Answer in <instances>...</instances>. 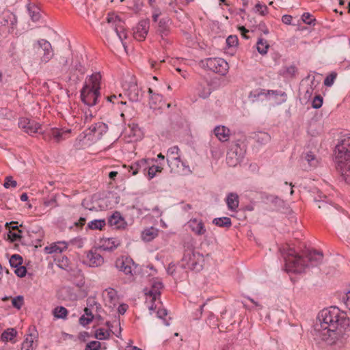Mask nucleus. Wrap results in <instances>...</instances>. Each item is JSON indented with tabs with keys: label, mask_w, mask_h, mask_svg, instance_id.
Listing matches in <instances>:
<instances>
[{
	"label": "nucleus",
	"mask_w": 350,
	"mask_h": 350,
	"mask_svg": "<svg viewBox=\"0 0 350 350\" xmlns=\"http://www.w3.org/2000/svg\"><path fill=\"white\" fill-rule=\"evenodd\" d=\"M349 321L347 314L338 307L324 308L319 313L314 325V339L327 345L342 344Z\"/></svg>",
	"instance_id": "nucleus-1"
},
{
	"label": "nucleus",
	"mask_w": 350,
	"mask_h": 350,
	"mask_svg": "<svg viewBox=\"0 0 350 350\" xmlns=\"http://www.w3.org/2000/svg\"><path fill=\"white\" fill-rule=\"evenodd\" d=\"M323 258L321 252L317 250L308 251L306 258L297 254L293 248H288L284 257L285 265L288 271L301 273L306 268L320 265Z\"/></svg>",
	"instance_id": "nucleus-2"
},
{
	"label": "nucleus",
	"mask_w": 350,
	"mask_h": 350,
	"mask_svg": "<svg viewBox=\"0 0 350 350\" xmlns=\"http://www.w3.org/2000/svg\"><path fill=\"white\" fill-rule=\"evenodd\" d=\"M336 167L347 183L350 182V136L345 137L336 146Z\"/></svg>",
	"instance_id": "nucleus-3"
},
{
	"label": "nucleus",
	"mask_w": 350,
	"mask_h": 350,
	"mask_svg": "<svg viewBox=\"0 0 350 350\" xmlns=\"http://www.w3.org/2000/svg\"><path fill=\"white\" fill-rule=\"evenodd\" d=\"M101 75L95 72L87 76L83 88L81 90V98L88 106H94L97 103L100 96Z\"/></svg>",
	"instance_id": "nucleus-4"
},
{
	"label": "nucleus",
	"mask_w": 350,
	"mask_h": 350,
	"mask_svg": "<svg viewBox=\"0 0 350 350\" xmlns=\"http://www.w3.org/2000/svg\"><path fill=\"white\" fill-rule=\"evenodd\" d=\"M246 150L245 146L239 141L232 142L227 152L226 163L230 167H235L243 159Z\"/></svg>",
	"instance_id": "nucleus-5"
},
{
	"label": "nucleus",
	"mask_w": 350,
	"mask_h": 350,
	"mask_svg": "<svg viewBox=\"0 0 350 350\" xmlns=\"http://www.w3.org/2000/svg\"><path fill=\"white\" fill-rule=\"evenodd\" d=\"M204 260V256L199 252L188 251L182 258L181 267L198 272L202 269Z\"/></svg>",
	"instance_id": "nucleus-6"
},
{
	"label": "nucleus",
	"mask_w": 350,
	"mask_h": 350,
	"mask_svg": "<svg viewBox=\"0 0 350 350\" xmlns=\"http://www.w3.org/2000/svg\"><path fill=\"white\" fill-rule=\"evenodd\" d=\"M108 131V126L107 124L98 122L91 124L87 129H85L80 136L83 135V139H86L89 142H94L103 137Z\"/></svg>",
	"instance_id": "nucleus-7"
},
{
	"label": "nucleus",
	"mask_w": 350,
	"mask_h": 350,
	"mask_svg": "<svg viewBox=\"0 0 350 350\" xmlns=\"http://www.w3.org/2000/svg\"><path fill=\"white\" fill-rule=\"evenodd\" d=\"M33 49L41 54L40 64H46L54 56V52L51 43L45 39L37 40L33 45Z\"/></svg>",
	"instance_id": "nucleus-8"
},
{
	"label": "nucleus",
	"mask_w": 350,
	"mask_h": 350,
	"mask_svg": "<svg viewBox=\"0 0 350 350\" xmlns=\"http://www.w3.org/2000/svg\"><path fill=\"white\" fill-rule=\"evenodd\" d=\"M201 63L204 67L209 70L223 76L227 73L229 68L227 62L219 57L206 58L202 60Z\"/></svg>",
	"instance_id": "nucleus-9"
},
{
	"label": "nucleus",
	"mask_w": 350,
	"mask_h": 350,
	"mask_svg": "<svg viewBox=\"0 0 350 350\" xmlns=\"http://www.w3.org/2000/svg\"><path fill=\"white\" fill-rule=\"evenodd\" d=\"M178 151L179 148L176 146L171 147L168 149L167 153V161L169 167H171L172 170H174L173 166L176 165L178 168H179L180 165H181V167H183V174H187L191 173L189 167L186 165L183 161H180V157L178 155Z\"/></svg>",
	"instance_id": "nucleus-10"
},
{
	"label": "nucleus",
	"mask_w": 350,
	"mask_h": 350,
	"mask_svg": "<svg viewBox=\"0 0 350 350\" xmlns=\"http://www.w3.org/2000/svg\"><path fill=\"white\" fill-rule=\"evenodd\" d=\"M116 268L126 275H133L135 273L137 265L133 260L129 257H121L116 261Z\"/></svg>",
	"instance_id": "nucleus-11"
},
{
	"label": "nucleus",
	"mask_w": 350,
	"mask_h": 350,
	"mask_svg": "<svg viewBox=\"0 0 350 350\" xmlns=\"http://www.w3.org/2000/svg\"><path fill=\"white\" fill-rule=\"evenodd\" d=\"M18 126L30 135L41 132L40 125L35 121L27 118L20 119Z\"/></svg>",
	"instance_id": "nucleus-12"
},
{
	"label": "nucleus",
	"mask_w": 350,
	"mask_h": 350,
	"mask_svg": "<svg viewBox=\"0 0 350 350\" xmlns=\"http://www.w3.org/2000/svg\"><path fill=\"white\" fill-rule=\"evenodd\" d=\"M103 262V257L96 250H90L87 253L85 263L90 267H97L101 266Z\"/></svg>",
	"instance_id": "nucleus-13"
},
{
	"label": "nucleus",
	"mask_w": 350,
	"mask_h": 350,
	"mask_svg": "<svg viewBox=\"0 0 350 350\" xmlns=\"http://www.w3.org/2000/svg\"><path fill=\"white\" fill-rule=\"evenodd\" d=\"M187 226L189 229L198 236L204 235L206 232V229L202 219L192 218L187 222Z\"/></svg>",
	"instance_id": "nucleus-14"
},
{
	"label": "nucleus",
	"mask_w": 350,
	"mask_h": 350,
	"mask_svg": "<svg viewBox=\"0 0 350 350\" xmlns=\"http://www.w3.org/2000/svg\"><path fill=\"white\" fill-rule=\"evenodd\" d=\"M108 224L109 226L116 229H125L127 226L126 221L121 215L120 213L118 211H116L109 217Z\"/></svg>",
	"instance_id": "nucleus-15"
},
{
	"label": "nucleus",
	"mask_w": 350,
	"mask_h": 350,
	"mask_svg": "<svg viewBox=\"0 0 350 350\" xmlns=\"http://www.w3.org/2000/svg\"><path fill=\"white\" fill-rule=\"evenodd\" d=\"M149 29V23L147 21H141L137 24V27H135L134 32H133V36L134 38L139 40H143L145 39L146 36L148 34Z\"/></svg>",
	"instance_id": "nucleus-16"
},
{
	"label": "nucleus",
	"mask_w": 350,
	"mask_h": 350,
	"mask_svg": "<svg viewBox=\"0 0 350 350\" xmlns=\"http://www.w3.org/2000/svg\"><path fill=\"white\" fill-rule=\"evenodd\" d=\"M103 296L106 306H108L109 308H113L116 306L118 298L115 289L112 288L105 289L103 293Z\"/></svg>",
	"instance_id": "nucleus-17"
},
{
	"label": "nucleus",
	"mask_w": 350,
	"mask_h": 350,
	"mask_svg": "<svg viewBox=\"0 0 350 350\" xmlns=\"http://www.w3.org/2000/svg\"><path fill=\"white\" fill-rule=\"evenodd\" d=\"M150 161H151L150 159H142L133 163L130 166L133 175H136L139 172L146 174L147 167H148V163Z\"/></svg>",
	"instance_id": "nucleus-18"
},
{
	"label": "nucleus",
	"mask_w": 350,
	"mask_h": 350,
	"mask_svg": "<svg viewBox=\"0 0 350 350\" xmlns=\"http://www.w3.org/2000/svg\"><path fill=\"white\" fill-rule=\"evenodd\" d=\"M126 95L129 99L132 102L139 101L142 96L137 85L135 83H129L126 90Z\"/></svg>",
	"instance_id": "nucleus-19"
},
{
	"label": "nucleus",
	"mask_w": 350,
	"mask_h": 350,
	"mask_svg": "<svg viewBox=\"0 0 350 350\" xmlns=\"http://www.w3.org/2000/svg\"><path fill=\"white\" fill-rule=\"evenodd\" d=\"M13 224H17V222L12 221L10 223H6L5 224V226L9 229L8 237L11 242L20 241L22 238L21 234L22 233V230L18 229V226H12L11 227L9 226Z\"/></svg>",
	"instance_id": "nucleus-20"
},
{
	"label": "nucleus",
	"mask_w": 350,
	"mask_h": 350,
	"mask_svg": "<svg viewBox=\"0 0 350 350\" xmlns=\"http://www.w3.org/2000/svg\"><path fill=\"white\" fill-rule=\"evenodd\" d=\"M319 193L318 196L314 198V202L317 203L318 208L324 209L325 212L334 211V206L326 201L327 198V196L323 195L321 192Z\"/></svg>",
	"instance_id": "nucleus-21"
},
{
	"label": "nucleus",
	"mask_w": 350,
	"mask_h": 350,
	"mask_svg": "<svg viewBox=\"0 0 350 350\" xmlns=\"http://www.w3.org/2000/svg\"><path fill=\"white\" fill-rule=\"evenodd\" d=\"M70 129H59L57 128L51 129L49 135L51 138H53L56 142H59L65 139L70 134Z\"/></svg>",
	"instance_id": "nucleus-22"
},
{
	"label": "nucleus",
	"mask_w": 350,
	"mask_h": 350,
	"mask_svg": "<svg viewBox=\"0 0 350 350\" xmlns=\"http://www.w3.org/2000/svg\"><path fill=\"white\" fill-rule=\"evenodd\" d=\"M214 133L219 141L224 142L229 139L230 131L225 126H217L214 129Z\"/></svg>",
	"instance_id": "nucleus-23"
},
{
	"label": "nucleus",
	"mask_w": 350,
	"mask_h": 350,
	"mask_svg": "<svg viewBox=\"0 0 350 350\" xmlns=\"http://www.w3.org/2000/svg\"><path fill=\"white\" fill-rule=\"evenodd\" d=\"M68 247L67 243L64 241H59L51 244L49 246H46L44 248L46 253L53 254V253H62L63 251L66 250Z\"/></svg>",
	"instance_id": "nucleus-24"
},
{
	"label": "nucleus",
	"mask_w": 350,
	"mask_h": 350,
	"mask_svg": "<svg viewBox=\"0 0 350 350\" xmlns=\"http://www.w3.org/2000/svg\"><path fill=\"white\" fill-rule=\"evenodd\" d=\"M163 287V285L161 282H155L153 283L151 289L146 295L151 297L152 301H156L157 299L159 298L161 295V290Z\"/></svg>",
	"instance_id": "nucleus-25"
},
{
	"label": "nucleus",
	"mask_w": 350,
	"mask_h": 350,
	"mask_svg": "<svg viewBox=\"0 0 350 350\" xmlns=\"http://www.w3.org/2000/svg\"><path fill=\"white\" fill-rule=\"evenodd\" d=\"M16 23L15 15L10 12H5L0 17V24L1 25H10L13 26Z\"/></svg>",
	"instance_id": "nucleus-26"
},
{
	"label": "nucleus",
	"mask_w": 350,
	"mask_h": 350,
	"mask_svg": "<svg viewBox=\"0 0 350 350\" xmlns=\"http://www.w3.org/2000/svg\"><path fill=\"white\" fill-rule=\"evenodd\" d=\"M154 159H151V161L148 163V167H147L146 174L148 175V179H152L157 174V172H161L163 170L161 163L159 165L153 164Z\"/></svg>",
	"instance_id": "nucleus-27"
},
{
	"label": "nucleus",
	"mask_w": 350,
	"mask_h": 350,
	"mask_svg": "<svg viewBox=\"0 0 350 350\" xmlns=\"http://www.w3.org/2000/svg\"><path fill=\"white\" fill-rule=\"evenodd\" d=\"M226 203L229 210H236L239 206L238 195L234 193H230L226 198Z\"/></svg>",
	"instance_id": "nucleus-28"
},
{
	"label": "nucleus",
	"mask_w": 350,
	"mask_h": 350,
	"mask_svg": "<svg viewBox=\"0 0 350 350\" xmlns=\"http://www.w3.org/2000/svg\"><path fill=\"white\" fill-rule=\"evenodd\" d=\"M27 8L31 20L34 22L38 21L40 18L39 8L34 4L28 3Z\"/></svg>",
	"instance_id": "nucleus-29"
},
{
	"label": "nucleus",
	"mask_w": 350,
	"mask_h": 350,
	"mask_svg": "<svg viewBox=\"0 0 350 350\" xmlns=\"http://www.w3.org/2000/svg\"><path fill=\"white\" fill-rule=\"evenodd\" d=\"M17 335V332L14 328H8L3 331L1 338L4 342L10 341L14 342V339Z\"/></svg>",
	"instance_id": "nucleus-30"
},
{
	"label": "nucleus",
	"mask_w": 350,
	"mask_h": 350,
	"mask_svg": "<svg viewBox=\"0 0 350 350\" xmlns=\"http://www.w3.org/2000/svg\"><path fill=\"white\" fill-rule=\"evenodd\" d=\"M213 224L217 226L227 228H229L232 226L231 219L230 217H228L215 218L213 220Z\"/></svg>",
	"instance_id": "nucleus-31"
},
{
	"label": "nucleus",
	"mask_w": 350,
	"mask_h": 350,
	"mask_svg": "<svg viewBox=\"0 0 350 350\" xmlns=\"http://www.w3.org/2000/svg\"><path fill=\"white\" fill-rule=\"evenodd\" d=\"M148 93L150 95L149 105L151 108H156L158 103L162 100V96L159 94L153 93L151 88H148Z\"/></svg>",
	"instance_id": "nucleus-32"
},
{
	"label": "nucleus",
	"mask_w": 350,
	"mask_h": 350,
	"mask_svg": "<svg viewBox=\"0 0 350 350\" xmlns=\"http://www.w3.org/2000/svg\"><path fill=\"white\" fill-rule=\"evenodd\" d=\"M119 23L120 24L116 25L114 30L117 36H118L119 39L122 41L123 46L124 47V49H126V44L123 42V40L124 39H126L127 38V33L124 27L121 25L120 21H119Z\"/></svg>",
	"instance_id": "nucleus-33"
},
{
	"label": "nucleus",
	"mask_w": 350,
	"mask_h": 350,
	"mask_svg": "<svg viewBox=\"0 0 350 350\" xmlns=\"http://www.w3.org/2000/svg\"><path fill=\"white\" fill-rule=\"evenodd\" d=\"M269 48V44L267 43V41L266 40L262 38H258L256 43V49L260 54H267Z\"/></svg>",
	"instance_id": "nucleus-34"
},
{
	"label": "nucleus",
	"mask_w": 350,
	"mask_h": 350,
	"mask_svg": "<svg viewBox=\"0 0 350 350\" xmlns=\"http://www.w3.org/2000/svg\"><path fill=\"white\" fill-rule=\"evenodd\" d=\"M106 221L104 219H94L88 224V228L91 230H103L105 226Z\"/></svg>",
	"instance_id": "nucleus-35"
},
{
	"label": "nucleus",
	"mask_w": 350,
	"mask_h": 350,
	"mask_svg": "<svg viewBox=\"0 0 350 350\" xmlns=\"http://www.w3.org/2000/svg\"><path fill=\"white\" fill-rule=\"evenodd\" d=\"M53 314L56 319H66L68 310L65 307L57 306L53 310Z\"/></svg>",
	"instance_id": "nucleus-36"
},
{
	"label": "nucleus",
	"mask_w": 350,
	"mask_h": 350,
	"mask_svg": "<svg viewBox=\"0 0 350 350\" xmlns=\"http://www.w3.org/2000/svg\"><path fill=\"white\" fill-rule=\"evenodd\" d=\"M33 339L31 335H29L21 344V350H35Z\"/></svg>",
	"instance_id": "nucleus-37"
},
{
	"label": "nucleus",
	"mask_w": 350,
	"mask_h": 350,
	"mask_svg": "<svg viewBox=\"0 0 350 350\" xmlns=\"http://www.w3.org/2000/svg\"><path fill=\"white\" fill-rule=\"evenodd\" d=\"M157 235V232L153 228L146 229L142 232V238L146 241H152Z\"/></svg>",
	"instance_id": "nucleus-38"
},
{
	"label": "nucleus",
	"mask_w": 350,
	"mask_h": 350,
	"mask_svg": "<svg viewBox=\"0 0 350 350\" xmlns=\"http://www.w3.org/2000/svg\"><path fill=\"white\" fill-rule=\"evenodd\" d=\"M169 20L162 18L159 22L158 31L161 34L162 36H167L168 33V25L167 22Z\"/></svg>",
	"instance_id": "nucleus-39"
},
{
	"label": "nucleus",
	"mask_w": 350,
	"mask_h": 350,
	"mask_svg": "<svg viewBox=\"0 0 350 350\" xmlns=\"http://www.w3.org/2000/svg\"><path fill=\"white\" fill-rule=\"evenodd\" d=\"M9 262L10 266L15 268L23 264V258L19 254H13Z\"/></svg>",
	"instance_id": "nucleus-40"
},
{
	"label": "nucleus",
	"mask_w": 350,
	"mask_h": 350,
	"mask_svg": "<svg viewBox=\"0 0 350 350\" xmlns=\"http://www.w3.org/2000/svg\"><path fill=\"white\" fill-rule=\"evenodd\" d=\"M302 21L310 25H314L316 23L315 18L309 12H304L301 16Z\"/></svg>",
	"instance_id": "nucleus-41"
},
{
	"label": "nucleus",
	"mask_w": 350,
	"mask_h": 350,
	"mask_svg": "<svg viewBox=\"0 0 350 350\" xmlns=\"http://www.w3.org/2000/svg\"><path fill=\"white\" fill-rule=\"evenodd\" d=\"M281 72L285 77H293L297 72V68L293 65H291L283 68Z\"/></svg>",
	"instance_id": "nucleus-42"
},
{
	"label": "nucleus",
	"mask_w": 350,
	"mask_h": 350,
	"mask_svg": "<svg viewBox=\"0 0 350 350\" xmlns=\"http://www.w3.org/2000/svg\"><path fill=\"white\" fill-rule=\"evenodd\" d=\"M167 315V311L165 308H159L157 311V317L163 320L165 325L168 326L170 325V322L165 319Z\"/></svg>",
	"instance_id": "nucleus-43"
},
{
	"label": "nucleus",
	"mask_w": 350,
	"mask_h": 350,
	"mask_svg": "<svg viewBox=\"0 0 350 350\" xmlns=\"http://www.w3.org/2000/svg\"><path fill=\"white\" fill-rule=\"evenodd\" d=\"M256 12L259 13L261 16H265L268 13V8L266 5L262 4L260 2L256 4L254 7Z\"/></svg>",
	"instance_id": "nucleus-44"
},
{
	"label": "nucleus",
	"mask_w": 350,
	"mask_h": 350,
	"mask_svg": "<svg viewBox=\"0 0 350 350\" xmlns=\"http://www.w3.org/2000/svg\"><path fill=\"white\" fill-rule=\"evenodd\" d=\"M109 337V333L103 328L98 329L95 332V338L98 340L107 339Z\"/></svg>",
	"instance_id": "nucleus-45"
},
{
	"label": "nucleus",
	"mask_w": 350,
	"mask_h": 350,
	"mask_svg": "<svg viewBox=\"0 0 350 350\" xmlns=\"http://www.w3.org/2000/svg\"><path fill=\"white\" fill-rule=\"evenodd\" d=\"M12 306L16 309H21L24 304V298L22 295H18L12 300Z\"/></svg>",
	"instance_id": "nucleus-46"
},
{
	"label": "nucleus",
	"mask_w": 350,
	"mask_h": 350,
	"mask_svg": "<svg viewBox=\"0 0 350 350\" xmlns=\"http://www.w3.org/2000/svg\"><path fill=\"white\" fill-rule=\"evenodd\" d=\"M226 42L228 47H233L237 46L239 40L237 36L230 35L226 38Z\"/></svg>",
	"instance_id": "nucleus-47"
},
{
	"label": "nucleus",
	"mask_w": 350,
	"mask_h": 350,
	"mask_svg": "<svg viewBox=\"0 0 350 350\" xmlns=\"http://www.w3.org/2000/svg\"><path fill=\"white\" fill-rule=\"evenodd\" d=\"M101 347V344L98 341H91L88 342L85 348V350H100Z\"/></svg>",
	"instance_id": "nucleus-48"
},
{
	"label": "nucleus",
	"mask_w": 350,
	"mask_h": 350,
	"mask_svg": "<svg viewBox=\"0 0 350 350\" xmlns=\"http://www.w3.org/2000/svg\"><path fill=\"white\" fill-rule=\"evenodd\" d=\"M336 72H332L327 75L324 80V85L327 87L332 86L336 78Z\"/></svg>",
	"instance_id": "nucleus-49"
},
{
	"label": "nucleus",
	"mask_w": 350,
	"mask_h": 350,
	"mask_svg": "<svg viewBox=\"0 0 350 350\" xmlns=\"http://www.w3.org/2000/svg\"><path fill=\"white\" fill-rule=\"evenodd\" d=\"M322 105L323 97L319 94L315 96L312 103V107L314 109H319L322 106Z\"/></svg>",
	"instance_id": "nucleus-50"
},
{
	"label": "nucleus",
	"mask_w": 350,
	"mask_h": 350,
	"mask_svg": "<svg viewBox=\"0 0 350 350\" xmlns=\"http://www.w3.org/2000/svg\"><path fill=\"white\" fill-rule=\"evenodd\" d=\"M3 185L7 189L10 187L15 188L17 186V183L10 176L5 178Z\"/></svg>",
	"instance_id": "nucleus-51"
},
{
	"label": "nucleus",
	"mask_w": 350,
	"mask_h": 350,
	"mask_svg": "<svg viewBox=\"0 0 350 350\" xmlns=\"http://www.w3.org/2000/svg\"><path fill=\"white\" fill-rule=\"evenodd\" d=\"M122 96L121 94H119L118 97L115 95V94H113V95H111L109 96H107L106 98H107V100L109 101V102H111L112 103H118V104H121V105H125L126 104V102H123L122 100H119V98H120Z\"/></svg>",
	"instance_id": "nucleus-52"
},
{
	"label": "nucleus",
	"mask_w": 350,
	"mask_h": 350,
	"mask_svg": "<svg viewBox=\"0 0 350 350\" xmlns=\"http://www.w3.org/2000/svg\"><path fill=\"white\" fill-rule=\"evenodd\" d=\"M16 269L14 271V273L16 275L20 278H23L26 275L27 273V269L25 267L20 265L18 267H15Z\"/></svg>",
	"instance_id": "nucleus-53"
},
{
	"label": "nucleus",
	"mask_w": 350,
	"mask_h": 350,
	"mask_svg": "<svg viewBox=\"0 0 350 350\" xmlns=\"http://www.w3.org/2000/svg\"><path fill=\"white\" fill-rule=\"evenodd\" d=\"M306 160L308 161L310 165L314 166L316 164L315 156L312 152H307L305 156Z\"/></svg>",
	"instance_id": "nucleus-54"
},
{
	"label": "nucleus",
	"mask_w": 350,
	"mask_h": 350,
	"mask_svg": "<svg viewBox=\"0 0 350 350\" xmlns=\"http://www.w3.org/2000/svg\"><path fill=\"white\" fill-rule=\"evenodd\" d=\"M92 321V317H87L85 315H82L79 319L80 324L83 326L88 325Z\"/></svg>",
	"instance_id": "nucleus-55"
},
{
	"label": "nucleus",
	"mask_w": 350,
	"mask_h": 350,
	"mask_svg": "<svg viewBox=\"0 0 350 350\" xmlns=\"http://www.w3.org/2000/svg\"><path fill=\"white\" fill-rule=\"evenodd\" d=\"M270 135L267 133H260L258 135V140L262 139L264 142H267L270 140Z\"/></svg>",
	"instance_id": "nucleus-56"
},
{
	"label": "nucleus",
	"mask_w": 350,
	"mask_h": 350,
	"mask_svg": "<svg viewBox=\"0 0 350 350\" xmlns=\"http://www.w3.org/2000/svg\"><path fill=\"white\" fill-rule=\"evenodd\" d=\"M93 118V115L90 110H88L85 112L83 120L84 123L90 122Z\"/></svg>",
	"instance_id": "nucleus-57"
},
{
	"label": "nucleus",
	"mask_w": 350,
	"mask_h": 350,
	"mask_svg": "<svg viewBox=\"0 0 350 350\" xmlns=\"http://www.w3.org/2000/svg\"><path fill=\"white\" fill-rule=\"evenodd\" d=\"M293 17L291 15L285 14L282 17V21L283 23L286 25H291L292 22Z\"/></svg>",
	"instance_id": "nucleus-58"
},
{
	"label": "nucleus",
	"mask_w": 350,
	"mask_h": 350,
	"mask_svg": "<svg viewBox=\"0 0 350 350\" xmlns=\"http://www.w3.org/2000/svg\"><path fill=\"white\" fill-rule=\"evenodd\" d=\"M313 93V88L311 85L307 87L305 93H304V98L306 99H310L312 96Z\"/></svg>",
	"instance_id": "nucleus-59"
},
{
	"label": "nucleus",
	"mask_w": 350,
	"mask_h": 350,
	"mask_svg": "<svg viewBox=\"0 0 350 350\" xmlns=\"http://www.w3.org/2000/svg\"><path fill=\"white\" fill-rule=\"evenodd\" d=\"M128 309V306L125 304H122L118 306V311L120 314H124Z\"/></svg>",
	"instance_id": "nucleus-60"
},
{
	"label": "nucleus",
	"mask_w": 350,
	"mask_h": 350,
	"mask_svg": "<svg viewBox=\"0 0 350 350\" xmlns=\"http://www.w3.org/2000/svg\"><path fill=\"white\" fill-rule=\"evenodd\" d=\"M74 66L75 69L78 70L81 74H83L85 71L84 66H82L80 62H77Z\"/></svg>",
	"instance_id": "nucleus-61"
},
{
	"label": "nucleus",
	"mask_w": 350,
	"mask_h": 350,
	"mask_svg": "<svg viewBox=\"0 0 350 350\" xmlns=\"http://www.w3.org/2000/svg\"><path fill=\"white\" fill-rule=\"evenodd\" d=\"M343 299L345 306L350 310V290L346 293V296L343 298Z\"/></svg>",
	"instance_id": "nucleus-62"
},
{
	"label": "nucleus",
	"mask_w": 350,
	"mask_h": 350,
	"mask_svg": "<svg viewBox=\"0 0 350 350\" xmlns=\"http://www.w3.org/2000/svg\"><path fill=\"white\" fill-rule=\"evenodd\" d=\"M240 32H241V36L245 38V39H248L249 37L247 36V33L249 32V30H247L244 26H241L239 28Z\"/></svg>",
	"instance_id": "nucleus-63"
},
{
	"label": "nucleus",
	"mask_w": 350,
	"mask_h": 350,
	"mask_svg": "<svg viewBox=\"0 0 350 350\" xmlns=\"http://www.w3.org/2000/svg\"><path fill=\"white\" fill-rule=\"evenodd\" d=\"M259 29L261 30L265 34L269 33V29L265 23H261L259 25Z\"/></svg>",
	"instance_id": "nucleus-64"
}]
</instances>
